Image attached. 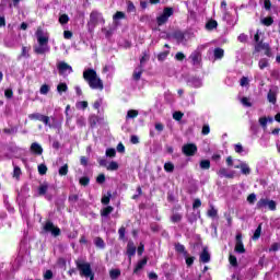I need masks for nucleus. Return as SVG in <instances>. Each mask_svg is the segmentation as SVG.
I'll return each instance as SVG.
<instances>
[{
  "label": "nucleus",
  "mask_w": 280,
  "mask_h": 280,
  "mask_svg": "<svg viewBox=\"0 0 280 280\" xmlns=\"http://www.w3.org/2000/svg\"><path fill=\"white\" fill-rule=\"evenodd\" d=\"M35 36L37 38V45L34 47L35 54H46L49 50V32L38 27Z\"/></svg>",
  "instance_id": "f257e3e1"
},
{
  "label": "nucleus",
  "mask_w": 280,
  "mask_h": 280,
  "mask_svg": "<svg viewBox=\"0 0 280 280\" xmlns=\"http://www.w3.org/2000/svg\"><path fill=\"white\" fill-rule=\"evenodd\" d=\"M83 78L88 82L89 86L96 91H104V82L97 77V72L93 69H88L83 72Z\"/></svg>",
  "instance_id": "f03ea898"
},
{
  "label": "nucleus",
  "mask_w": 280,
  "mask_h": 280,
  "mask_svg": "<svg viewBox=\"0 0 280 280\" xmlns=\"http://www.w3.org/2000/svg\"><path fill=\"white\" fill-rule=\"evenodd\" d=\"M77 268L80 271V277H85V279L94 280L95 273H93V269H91V264L86 261H77Z\"/></svg>",
  "instance_id": "7ed1b4c3"
},
{
  "label": "nucleus",
  "mask_w": 280,
  "mask_h": 280,
  "mask_svg": "<svg viewBox=\"0 0 280 280\" xmlns=\"http://www.w3.org/2000/svg\"><path fill=\"white\" fill-rule=\"evenodd\" d=\"M261 38H264V32L257 31L254 36V40L257 43L256 50L261 51V49H265L266 55L268 56V54H270V46L268 44L261 43Z\"/></svg>",
  "instance_id": "20e7f679"
},
{
  "label": "nucleus",
  "mask_w": 280,
  "mask_h": 280,
  "mask_svg": "<svg viewBox=\"0 0 280 280\" xmlns=\"http://www.w3.org/2000/svg\"><path fill=\"white\" fill-rule=\"evenodd\" d=\"M172 14H174V9L165 8L163 10L162 14H160L156 18L158 25H165V23H167V21L170 20V16H172Z\"/></svg>",
  "instance_id": "39448f33"
},
{
  "label": "nucleus",
  "mask_w": 280,
  "mask_h": 280,
  "mask_svg": "<svg viewBox=\"0 0 280 280\" xmlns=\"http://www.w3.org/2000/svg\"><path fill=\"white\" fill-rule=\"evenodd\" d=\"M267 207L270 209V211H275L277 209V202H275V200L264 198L257 202V209H266Z\"/></svg>",
  "instance_id": "423d86ee"
},
{
  "label": "nucleus",
  "mask_w": 280,
  "mask_h": 280,
  "mask_svg": "<svg viewBox=\"0 0 280 280\" xmlns=\"http://www.w3.org/2000/svg\"><path fill=\"white\" fill-rule=\"evenodd\" d=\"M57 68L60 75H69L70 73H73V68L65 61L58 62Z\"/></svg>",
  "instance_id": "0eeeda50"
},
{
  "label": "nucleus",
  "mask_w": 280,
  "mask_h": 280,
  "mask_svg": "<svg viewBox=\"0 0 280 280\" xmlns=\"http://www.w3.org/2000/svg\"><path fill=\"white\" fill-rule=\"evenodd\" d=\"M44 231H46V233H51V235H54L55 237H58V235H60V230L51 222H46V224L44 225Z\"/></svg>",
  "instance_id": "6e6552de"
},
{
  "label": "nucleus",
  "mask_w": 280,
  "mask_h": 280,
  "mask_svg": "<svg viewBox=\"0 0 280 280\" xmlns=\"http://www.w3.org/2000/svg\"><path fill=\"white\" fill-rule=\"evenodd\" d=\"M183 153L186 156H194V154H196V152H198V147H196V144L194 143H189L183 147Z\"/></svg>",
  "instance_id": "1a4fd4ad"
},
{
  "label": "nucleus",
  "mask_w": 280,
  "mask_h": 280,
  "mask_svg": "<svg viewBox=\"0 0 280 280\" xmlns=\"http://www.w3.org/2000/svg\"><path fill=\"white\" fill-rule=\"evenodd\" d=\"M28 117H30V119H33L35 121H42L43 124H45V126H49V117L48 116L35 113V114H31Z\"/></svg>",
  "instance_id": "9d476101"
},
{
  "label": "nucleus",
  "mask_w": 280,
  "mask_h": 280,
  "mask_svg": "<svg viewBox=\"0 0 280 280\" xmlns=\"http://www.w3.org/2000/svg\"><path fill=\"white\" fill-rule=\"evenodd\" d=\"M235 252L236 253H246V249L244 248V243H242V234L236 235Z\"/></svg>",
  "instance_id": "9b49d317"
},
{
  "label": "nucleus",
  "mask_w": 280,
  "mask_h": 280,
  "mask_svg": "<svg viewBox=\"0 0 280 280\" xmlns=\"http://www.w3.org/2000/svg\"><path fill=\"white\" fill-rule=\"evenodd\" d=\"M218 175L221 178H235V172L232 171V172L229 173V171L226 168H220L219 172H218Z\"/></svg>",
  "instance_id": "f8f14e48"
},
{
  "label": "nucleus",
  "mask_w": 280,
  "mask_h": 280,
  "mask_svg": "<svg viewBox=\"0 0 280 280\" xmlns=\"http://www.w3.org/2000/svg\"><path fill=\"white\" fill-rule=\"evenodd\" d=\"M236 170H241L242 174L248 176L250 174V166L246 164V162H242L240 165L235 166Z\"/></svg>",
  "instance_id": "ddd939ff"
},
{
  "label": "nucleus",
  "mask_w": 280,
  "mask_h": 280,
  "mask_svg": "<svg viewBox=\"0 0 280 280\" xmlns=\"http://www.w3.org/2000/svg\"><path fill=\"white\" fill-rule=\"evenodd\" d=\"M210 259L211 255H209V250L207 249V247H205L200 255V261H202L203 264H209Z\"/></svg>",
  "instance_id": "4468645a"
},
{
  "label": "nucleus",
  "mask_w": 280,
  "mask_h": 280,
  "mask_svg": "<svg viewBox=\"0 0 280 280\" xmlns=\"http://www.w3.org/2000/svg\"><path fill=\"white\" fill-rule=\"evenodd\" d=\"M31 152H34V154H43V147H40V144L34 142L31 145Z\"/></svg>",
  "instance_id": "2eb2a0df"
},
{
  "label": "nucleus",
  "mask_w": 280,
  "mask_h": 280,
  "mask_svg": "<svg viewBox=\"0 0 280 280\" xmlns=\"http://www.w3.org/2000/svg\"><path fill=\"white\" fill-rule=\"evenodd\" d=\"M136 253H137V247L135 246V243H128L127 255H129V257H132L135 256Z\"/></svg>",
  "instance_id": "dca6fc26"
},
{
  "label": "nucleus",
  "mask_w": 280,
  "mask_h": 280,
  "mask_svg": "<svg viewBox=\"0 0 280 280\" xmlns=\"http://www.w3.org/2000/svg\"><path fill=\"white\" fill-rule=\"evenodd\" d=\"M217 27H218V21H215V20H210L206 24V30H208V32H211V31L215 30Z\"/></svg>",
  "instance_id": "f3484780"
},
{
  "label": "nucleus",
  "mask_w": 280,
  "mask_h": 280,
  "mask_svg": "<svg viewBox=\"0 0 280 280\" xmlns=\"http://www.w3.org/2000/svg\"><path fill=\"white\" fill-rule=\"evenodd\" d=\"M67 91H69V86H67V83H59L57 85V92L59 93V95H62V93H67Z\"/></svg>",
  "instance_id": "a211bd4d"
},
{
  "label": "nucleus",
  "mask_w": 280,
  "mask_h": 280,
  "mask_svg": "<svg viewBox=\"0 0 280 280\" xmlns=\"http://www.w3.org/2000/svg\"><path fill=\"white\" fill-rule=\"evenodd\" d=\"M137 117H139V110L130 109V110L127 112L126 119H135Z\"/></svg>",
  "instance_id": "6ab92c4d"
},
{
  "label": "nucleus",
  "mask_w": 280,
  "mask_h": 280,
  "mask_svg": "<svg viewBox=\"0 0 280 280\" xmlns=\"http://www.w3.org/2000/svg\"><path fill=\"white\" fill-rule=\"evenodd\" d=\"M106 170H108V172H117V170H119V164L115 161H112L107 166Z\"/></svg>",
  "instance_id": "aec40b11"
},
{
  "label": "nucleus",
  "mask_w": 280,
  "mask_h": 280,
  "mask_svg": "<svg viewBox=\"0 0 280 280\" xmlns=\"http://www.w3.org/2000/svg\"><path fill=\"white\" fill-rule=\"evenodd\" d=\"M267 100L268 102H270V104H277V93H275L273 91H269Z\"/></svg>",
  "instance_id": "412c9836"
},
{
  "label": "nucleus",
  "mask_w": 280,
  "mask_h": 280,
  "mask_svg": "<svg viewBox=\"0 0 280 280\" xmlns=\"http://www.w3.org/2000/svg\"><path fill=\"white\" fill-rule=\"evenodd\" d=\"M145 264H148V259H147V258L140 260V261L137 264V266H136L133 272L137 275V272H139V270H141V269L143 268V266H145Z\"/></svg>",
  "instance_id": "4be33fe9"
},
{
  "label": "nucleus",
  "mask_w": 280,
  "mask_h": 280,
  "mask_svg": "<svg viewBox=\"0 0 280 280\" xmlns=\"http://www.w3.org/2000/svg\"><path fill=\"white\" fill-rule=\"evenodd\" d=\"M241 104H243L244 106H246L247 108H250V106H253V103L250 102L249 97H242L240 100Z\"/></svg>",
  "instance_id": "5701e85b"
},
{
  "label": "nucleus",
  "mask_w": 280,
  "mask_h": 280,
  "mask_svg": "<svg viewBox=\"0 0 280 280\" xmlns=\"http://www.w3.org/2000/svg\"><path fill=\"white\" fill-rule=\"evenodd\" d=\"M199 165L201 170H209L211 167V162L209 160H202Z\"/></svg>",
  "instance_id": "b1692460"
},
{
  "label": "nucleus",
  "mask_w": 280,
  "mask_h": 280,
  "mask_svg": "<svg viewBox=\"0 0 280 280\" xmlns=\"http://www.w3.org/2000/svg\"><path fill=\"white\" fill-rule=\"evenodd\" d=\"M262 25H266L267 27H270V25H272V23H275V20H272L271 16L268 18H264L261 20Z\"/></svg>",
  "instance_id": "393cba45"
},
{
  "label": "nucleus",
  "mask_w": 280,
  "mask_h": 280,
  "mask_svg": "<svg viewBox=\"0 0 280 280\" xmlns=\"http://www.w3.org/2000/svg\"><path fill=\"white\" fill-rule=\"evenodd\" d=\"M69 174V165L65 164L59 168V176H67Z\"/></svg>",
  "instance_id": "a878e982"
},
{
  "label": "nucleus",
  "mask_w": 280,
  "mask_h": 280,
  "mask_svg": "<svg viewBox=\"0 0 280 280\" xmlns=\"http://www.w3.org/2000/svg\"><path fill=\"white\" fill-rule=\"evenodd\" d=\"M224 57V49L215 48L214 49V58L220 59Z\"/></svg>",
  "instance_id": "bb28decb"
},
{
  "label": "nucleus",
  "mask_w": 280,
  "mask_h": 280,
  "mask_svg": "<svg viewBox=\"0 0 280 280\" xmlns=\"http://www.w3.org/2000/svg\"><path fill=\"white\" fill-rule=\"evenodd\" d=\"M77 108L84 110V108H89V102L80 101L77 103Z\"/></svg>",
  "instance_id": "cd10ccee"
},
{
  "label": "nucleus",
  "mask_w": 280,
  "mask_h": 280,
  "mask_svg": "<svg viewBox=\"0 0 280 280\" xmlns=\"http://www.w3.org/2000/svg\"><path fill=\"white\" fill-rule=\"evenodd\" d=\"M113 19L114 21H121V19H126V14L121 11H117Z\"/></svg>",
  "instance_id": "c85d7f7f"
},
{
  "label": "nucleus",
  "mask_w": 280,
  "mask_h": 280,
  "mask_svg": "<svg viewBox=\"0 0 280 280\" xmlns=\"http://www.w3.org/2000/svg\"><path fill=\"white\" fill-rule=\"evenodd\" d=\"M48 186L47 184H43L38 188L39 196H45L47 194Z\"/></svg>",
  "instance_id": "c756f323"
},
{
  "label": "nucleus",
  "mask_w": 280,
  "mask_h": 280,
  "mask_svg": "<svg viewBox=\"0 0 280 280\" xmlns=\"http://www.w3.org/2000/svg\"><path fill=\"white\" fill-rule=\"evenodd\" d=\"M119 275H121V271H119V269H113L109 271L110 279H117V277H119Z\"/></svg>",
  "instance_id": "7c9ffc66"
},
{
  "label": "nucleus",
  "mask_w": 280,
  "mask_h": 280,
  "mask_svg": "<svg viewBox=\"0 0 280 280\" xmlns=\"http://www.w3.org/2000/svg\"><path fill=\"white\" fill-rule=\"evenodd\" d=\"M59 23L61 25H67V23H69V15L67 14H62L59 16Z\"/></svg>",
  "instance_id": "2f4dec72"
},
{
  "label": "nucleus",
  "mask_w": 280,
  "mask_h": 280,
  "mask_svg": "<svg viewBox=\"0 0 280 280\" xmlns=\"http://www.w3.org/2000/svg\"><path fill=\"white\" fill-rule=\"evenodd\" d=\"M164 170H165L166 172H168V173L174 172V163H172V162H166V163L164 164Z\"/></svg>",
  "instance_id": "473e14b6"
},
{
  "label": "nucleus",
  "mask_w": 280,
  "mask_h": 280,
  "mask_svg": "<svg viewBox=\"0 0 280 280\" xmlns=\"http://www.w3.org/2000/svg\"><path fill=\"white\" fill-rule=\"evenodd\" d=\"M106 156H109L110 159L115 158L117 154V151L113 148H109L105 152Z\"/></svg>",
  "instance_id": "72a5a7b5"
},
{
  "label": "nucleus",
  "mask_w": 280,
  "mask_h": 280,
  "mask_svg": "<svg viewBox=\"0 0 280 280\" xmlns=\"http://www.w3.org/2000/svg\"><path fill=\"white\" fill-rule=\"evenodd\" d=\"M170 56V50L162 51L158 55V60L163 61Z\"/></svg>",
  "instance_id": "f704fd0d"
},
{
  "label": "nucleus",
  "mask_w": 280,
  "mask_h": 280,
  "mask_svg": "<svg viewBox=\"0 0 280 280\" xmlns=\"http://www.w3.org/2000/svg\"><path fill=\"white\" fill-rule=\"evenodd\" d=\"M39 93L40 95H47V93H49V85L43 84L39 89Z\"/></svg>",
  "instance_id": "c9c22d12"
},
{
  "label": "nucleus",
  "mask_w": 280,
  "mask_h": 280,
  "mask_svg": "<svg viewBox=\"0 0 280 280\" xmlns=\"http://www.w3.org/2000/svg\"><path fill=\"white\" fill-rule=\"evenodd\" d=\"M109 213H113V207H110V206L104 208V209L102 210V212H101V214H102L103 217H106V215H108Z\"/></svg>",
  "instance_id": "e433bc0d"
},
{
  "label": "nucleus",
  "mask_w": 280,
  "mask_h": 280,
  "mask_svg": "<svg viewBox=\"0 0 280 280\" xmlns=\"http://www.w3.org/2000/svg\"><path fill=\"white\" fill-rule=\"evenodd\" d=\"M110 196H112L110 192H108L107 195H104L101 200L102 205H108V202H110Z\"/></svg>",
  "instance_id": "4c0bfd02"
},
{
  "label": "nucleus",
  "mask_w": 280,
  "mask_h": 280,
  "mask_svg": "<svg viewBox=\"0 0 280 280\" xmlns=\"http://www.w3.org/2000/svg\"><path fill=\"white\" fill-rule=\"evenodd\" d=\"M208 215H209V218H215L218 215V210L215 208L211 207L208 210Z\"/></svg>",
  "instance_id": "58836bf2"
},
{
  "label": "nucleus",
  "mask_w": 280,
  "mask_h": 280,
  "mask_svg": "<svg viewBox=\"0 0 280 280\" xmlns=\"http://www.w3.org/2000/svg\"><path fill=\"white\" fill-rule=\"evenodd\" d=\"M257 200V195L255 194H250L248 197H247V202L249 205H255V201Z\"/></svg>",
  "instance_id": "ea45409f"
},
{
  "label": "nucleus",
  "mask_w": 280,
  "mask_h": 280,
  "mask_svg": "<svg viewBox=\"0 0 280 280\" xmlns=\"http://www.w3.org/2000/svg\"><path fill=\"white\" fill-rule=\"evenodd\" d=\"M261 236V225H259L253 236V240H259V237Z\"/></svg>",
  "instance_id": "a19ab883"
},
{
  "label": "nucleus",
  "mask_w": 280,
  "mask_h": 280,
  "mask_svg": "<svg viewBox=\"0 0 280 280\" xmlns=\"http://www.w3.org/2000/svg\"><path fill=\"white\" fill-rule=\"evenodd\" d=\"M95 246H97V248H104L105 244H104V240L97 237L95 238Z\"/></svg>",
  "instance_id": "79ce46f5"
},
{
  "label": "nucleus",
  "mask_w": 280,
  "mask_h": 280,
  "mask_svg": "<svg viewBox=\"0 0 280 280\" xmlns=\"http://www.w3.org/2000/svg\"><path fill=\"white\" fill-rule=\"evenodd\" d=\"M183 116H184L183 113H180V112H175V113L173 114V119H175V121H180V119H183Z\"/></svg>",
  "instance_id": "37998d69"
},
{
  "label": "nucleus",
  "mask_w": 280,
  "mask_h": 280,
  "mask_svg": "<svg viewBox=\"0 0 280 280\" xmlns=\"http://www.w3.org/2000/svg\"><path fill=\"white\" fill-rule=\"evenodd\" d=\"M258 121H259V124L262 128H267V126H268V118L267 117H260Z\"/></svg>",
  "instance_id": "c03bdc74"
},
{
  "label": "nucleus",
  "mask_w": 280,
  "mask_h": 280,
  "mask_svg": "<svg viewBox=\"0 0 280 280\" xmlns=\"http://www.w3.org/2000/svg\"><path fill=\"white\" fill-rule=\"evenodd\" d=\"M177 253H183L185 256H187V252H185V246L184 245H180V244H177L175 246Z\"/></svg>",
  "instance_id": "a18cd8bd"
},
{
  "label": "nucleus",
  "mask_w": 280,
  "mask_h": 280,
  "mask_svg": "<svg viewBox=\"0 0 280 280\" xmlns=\"http://www.w3.org/2000/svg\"><path fill=\"white\" fill-rule=\"evenodd\" d=\"M63 38H66V40H71V38H73V33L71 31H65Z\"/></svg>",
  "instance_id": "49530a36"
},
{
  "label": "nucleus",
  "mask_w": 280,
  "mask_h": 280,
  "mask_svg": "<svg viewBox=\"0 0 280 280\" xmlns=\"http://www.w3.org/2000/svg\"><path fill=\"white\" fill-rule=\"evenodd\" d=\"M38 172H39V174H42V175L47 174V166H46L45 164L38 165Z\"/></svg>",
  "instance_id": "de8ad7c7"
},
{
  "label": "nucleus",
  "mask_w": 280,
  "mask_h": 280,
  "mask_svg": "<svg viewBox=\"0 0 280 280\" xmlns=\"http://www.w3.org/2000/svg\"><path fill=\"white\" fill-rule=\"evenodd\" d=\"M141 73H142L141 68L136 69L135 72H133L135 80H140L141 79Z\"/></svg>",
  "instance_id": "09e8293b"
},
{
  "label": "nucleus",
  "mask_w": 280,
  "mask_h": 280,
  "mask_svg": "<svg viewBox=\"0 0 280 280\" xmlns=\"http://www.w3.org/2000/svg\"><path fill=\"white\" fill-rule=\"evenodd\" d=\"M234 150L237 154H242V152H244V147H242L241 143H237L234 145Z\"/></svg>",
  "instance_id": "8fccbe9b"
},
{
  "label": "nucleus",
  "mask_w": 280,
  "mask_h": 280,
  "mask_svg": "<svg viewBox=\"0 0 280 280\" xmlns=\"http://www.w3.org/2000/svg\"><path fill=\"white\" fill-rule=\"evenodd\" d=\"M258 66H259V69H266V67H268V59H261Z\"/></svg>",
  "instance_id": "3c124183"
},
{
  "label": "nucleus",
  "mask_w": 280,
  "mask_h": 280,
  "mask_svg": "<svg viewBox=\"0 0 280 280\" xmlns=\"http://www.w3.org/2000/svg\"><path fill=\"white\" fill-rule=\"evenodd\" d=\"M52 278H54V272H51V270H46L44 273V279L50 280Z\"/></svg>",
  "instance_id": "603ef678"
},
{
  "label": "nucleus",
  "mask_w": 280,
  "mask_h": 280,
  "mask_svg": "<svg viewBox=\"0 0 280 280\" xmlns=\"http://www.w3.org/2000/svg\"><path fill=\"white\" fill-rule=\"evenodd\" d=\"M21 176V168L19 166L14 167L13 178H19Z\"/></svg>",
  "instance_id": "864d4df0"
},
{
  "label": "nucleus",
  "mask_w": 280,
  "mask_h": 280,
  "mask_svg": "<svg viewBox=\"0 0 280 280\" xmlns=\"http://www.w3.org/2000/svg\"><path fill=\"white\" fill-rule=\"evenodd\" d=\"M229 261H230L231 266H237V258L235 256L230 255Z\"/></svg>",
  "instance_id": "5fc2aeb1"
},
{
  "label": "nucleus",
  "mask_w": 280,
  "mask_h": 280,
  "mask_svg": "<svg viewBox=\"0 0 280 280\" xmlns=\"http://www.w3.org/2000/svg\"><path fill=\"white\" fill-rule=\"evenodd\" d=\"M90 179L89 177H81L80 178V185H83V187H86V185H89Z\"/></svg>",
  "instance_id": "6e6d98bb"
},
{
  "label": "nucleus",
  "mask_w": 280,
  "mask_h": 280,
  "mask_svg": "<svg viewBox=\"0 0 280 280\" xmlns=\"http://www.w3.org/2000/svg\"><path fill=\"white\" fill-rule=\"evenodd\" d=\"M240 43H246L248 40V36L246 34L238 35Z\"/></svg>",
  "instance_id": "4d7b16f0"
},
{
  "label": "nucleus",
  "mask_w": 280,
  "mask_h": 280,
  "mask_svg": "<svg viewBox=\"0 0 280 280\" xmlns=\"http://www.w3.org/2000/svg\"><path fill=\"white\" fill-rule=\"evenodd\" d=\"M14 95V93L12 92V90H5L4 91V96L8 98V100H12V96Z\"/></svg>",
  "instance_id": "13d9d810"
},
{
  "label": "nucleus",
  "mask_w": 280,
  "mask_h": 280,
  "mask_svg": "<svg viewBox=\"0 0 280 280\" xmlns=\"http://www.w3.org/2000/svg\"><path fill=\"white\" fill-rule=\"evenodd\" d=\"M165 126H163V124L161 122H156L155 124V130H158V132H163Z\"/></svg>",
  "instance_id": "bf43d9fd"
},
{
  "label": "nucleus",
  "mask_w": 280,
  "mask_h": 280,
  "mask_svg": "<svg viewBox=\"0 0 280 280\" xmlns=\"http://www.w3.org/2000/svg\"><path fill=\"white\" fill-rule=\"evenodd\" d=\"M106 180V176L104 174H100L96 178V183H104Z\"/></svg>",
  "instance_id": "052dcab7"
},
{
  "label": "nucleus",
  "mask_w": 280,
  "mask_h": 280,
  "mask_svg": "<svg viewBox=\"0 0 280 280\" xmlns=\"http://www.w3.org/2000/svg\"><path fill=\"white\" fill-rule=\"evenodd\" d=\"M248 83H249L248 78L243 77L241 79V86H248Z\"/></svg>",
  "instance_id": "680f3d73"
},
{
  "label": "nucleus",
  "mask_w": 280,
  "mask_h": 280,
  "mask_svg": "<svg viewBox=\"0 0 280 280\" xmlns=\"http://www.w3.org/2000/svg\"><path fill=\"white\" fill-rule=\"evenodd\" d=\"M201 206H202V202L200 201V199H195L194 205H192L194 209H198Z\"/></svg>",
  "instance_id": "e2e57ef3"
},
{
  "label": "nucleus",
  "mask_w": 280,
  "mask_h": 280,
  "mask_svg": "<svg viewBox=\"0 0 280 280\" xmlns=\"http://www.w3.org/2000/svg\"><path fill=\"white\" fill-rule=\"evenodd\" d=\"M182 218L183 217L180 214H173L172 222H180Z\"/></svg>",
  "instance_id": "0e129e2a"
},
{
  "label": "nucleus",
  "mask_w": 280,
  "mask_h": 280,
  "mask_svg": "<svg viewBox=\"0 0 280 280\" xmlns=\"http://www.w3.org/2000/svg\"><path fill=\"white\" fill-rule=\"evenodd\" d=\"M202 135H209V132H211V129L209 128V125H205L202 127Z\"/></svg>",
  "instance_id": "69168bd1"
},
{
  "label": "nucleus",
  "mask_w": 280,
  "mask_h": 280,
  "mask_svg": "<svg viewBox=\"0 0 280 280\" xmlns=\"http://www.w3.org/2000/svg\"><path fill=\"white\" fill-rule=\"evenodd\" d=\"M264 7H265V9L270 10V8H272V3L270 2V0H265Z\"/></svg>",
  "instance_id": "338daca9"
},
{
  "label": "nucleus",
  "mask_w": 280,
  "mask_h": 280,
  "mask_svg": "<svg viewBox=\"0 0 280 280\" xmlns=\"http://www.w3.org/2000/svg\"><path fill=\"white\" fill-rule=\"evenodd\" d=\"M176 60H185V54L183 52H177L175 56Z\"/></svg>",
  "instance_id": "774afa93"
}]
</instances>
